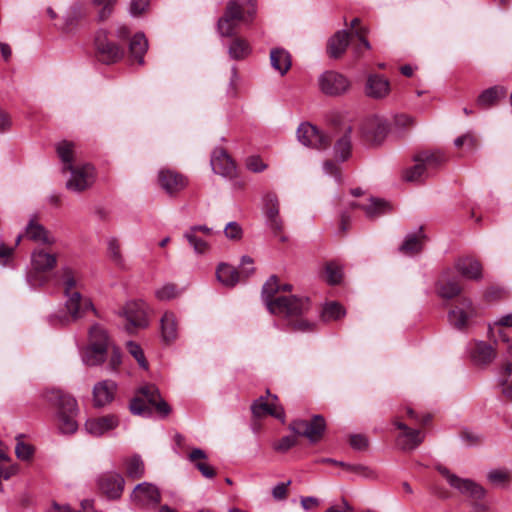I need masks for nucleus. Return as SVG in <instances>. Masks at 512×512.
Wrapping results in <instances>:
<instances>
[{
    "label": "nucleus",
    "mask_w": 512,
    "mask_h": 512,
    "mask_svg": "<svg viewBox=\"0 0 512 512\" xmlns=\"http://www.w3.org/2000/svg\"><path fill=\"white\" fill-rule=\"evenodd\" d=\"M152 313V308L145 300H130V333L132 330L146 329L150 324Z\"/></svg>",
    "instance_id": "f3484780"
},
{
    "label": "nucleus",
    "mask_w": 512,
    "mask_h": 512,
    "mask_svg": "<svg viewBox=\"0 0 512 512\" xmlns=\"http://www.w3.org/2000/svg\"><path fill=\"white\" fill-rule=\"evenodd\" d=\"M291 482L288 481L287 483H284V482H281V483H278L272 490V495L275 499L277 500H282V499H285L286 496H287V486L290 484Z\"/></svg>",
    "instance_id": "774afa93"
},
{
    "label": "nucleus",
    "mask_w": 512,
    "mask_h": 512,
    "mask_svg": "<svg viewBox=\"0 0 512 512\" xmlns=\"http://www.w3.org/2000/svg\"><path fill=\"white\" fill-rule=\"evenodd\" d=\"M476 316L477 308L469 298H461L448 314L450 324L460 330L464 329Z\"/></svg>",
    "instance_id": "2eb2a0df"
},
{
    "label": "nucleus",
    "mask_w": 512,
    "mask_h": 512,
    "mask_svg": "<svg viewBox=\"0 0 512 512\" xmlns=\"http://www.w3.org/2000/svg\"><path fill=\"white\" fill-rule=\"evenodd\" d=\"M349 79L336 71H325L318 78L320 91L328 96H339L350 88Z\"/></svg>",
    "instance_id": "f8f14e48"
},
{
    "label": "nucleus",
    "mask_w": 512,
    "mask_h": 512,
    "mask_svg": "<svg viewBox=\"0 0 512 512\" xmlns=\"http://www.w3.org/2000/svg\"><path fill=\"white\" fill-rule=\"evenodd\" d=\"M367 33V29L365 27H360L357 30H354L353 34H355L359 38V46L354 47V51L356 54L360 53L361 47H363L366 50H369L371 48L370 43L365 38V34Z\"/></svg>",
    "instance_id": "680f3d73"
},
{
    "label": "nucleus",
    "mask_w": 512,
    "mask_h": 512,
    "mask_svg": "<svg viewBox=\"0 0 512 512\" xmlns=\"http://www.w3.org/2000/svg\"><path fill=\"white\" fill-rule=\"evenodd\" d=\"M158 183L167 194L173 196L186 187L187 180L177 171L161 169L158 172Z\"/></svg>",
    "instance_id": "6ab92c4d"
},
{
    "label": "nucleus",
    "mask_w": 512,
    "mask_h": 512,
    "mask_svg": "<svg viewBox=\"0 0 512 512\" xmlns=\"http://www.w3.org/2000/svg\"><path fill=\"white\" fill-rule=\"evenodd\" d=\"M349 33L346 30L336 32L328 41L327 53L330 58L338 59L349 45Z\"/></svg>",
    "instance_id": "7c9ffc66"
},
{
    "label": "nucleus",
    "mask_w": 512,
    "mask_h": 512,
    "mask_svg": "<svg viewBox=\"0 0 512 512\" xmlns=\"http://www.w3.org/2000/svg\"><path fill=\"white\" fill-rule=\"evenodd\" d=\"M62 172H70V178L66 181L67 190L82 193L90 189L96 181L95 167L90 163L63 166Z\"/></svg>",
    "instance_id": "0eeeda50"
},
{
    "label": "nucleus",
    "mask_w": 512,
    "mask_h": 512,
    "mask_svg": "<svg viewBox=\"0 0 512 512\" xmlns=\"http://www.w3.org/2000/svg\"><path fill=\"white\" fill-rule=\"evenodd\" d=\"M124 485V478L117 473H106L98 479L99 490L110 499L119 498Z\"/></svg>",
    "instance_id": "aec40b11"
},
{
    "label": "nucleus",
    "mask_w": 512,
    "mask_h": 512,
    "mask_svg": "<svg viewBox=\"0 0 512 512\" xmlns=\"http://www.w3.org/2000/svg\"><path fill=\"white\" fill-rule=\"evenodd\" d=\"M73 143L69 141L60 142L57 147V154L61 161L63 162V166L67 165H75L74 162V151H73Z\"/></svg>",
    "instance_id": "49530a36"
},
{
    "label": "nucleus",
    "mask_w": 512,
    "mask_h": 512,
    "mask_svg": "<svg viewBox=\"0 0 512 512\" xmlns=\"http://www.w3.org/2000/svg\"><path fill=\"white\" fill-rule=\"evenodd\" d=\"M90 344H98L106 350H109L110 342L106 331L98 325L92 326L89 330Z\"/></svg>",
    "instance_id": "c03bdc74"
},
{
    "label": "nucleus",
    "mask_w": 512,
    "mask_h": 512,
    "mask_svg": "<svg viewBox=\"0 0 512 512\" xmlns=\"http://www.w3.org/2000/svg\"><path fill=\"white\" fill-rule=\"evenodd\" d=\"M225 236L231 240H238L242 237V228L237 222H229L224 229Z\"/></svg>",
    "instance_id": "052dcab7"
},
{
    "label": "nucleus",
    "mask_w": 512,
    "mask_h": 512,
    "mask_svg": "<svg viewBox=\"0 0 512 512\" xmlns=\"http://www.w3.org/2000/svg\"><path fill=\"white\" fill-rule=\"evenodd\" d=\"M362 135L365 140L373 145L382 143L388 134L389 126L386 120L379 117L367 119L362 125Z\"/></svg>",
    "instance_id": "a211bd4d"
},
{
    "label": "nucleus",
    "mask_w": 512,
    "mask_h": 512,
    "mask_svg": "<svg viewBox=\"0 0 512 512\" xmlns=\"http://www.w3.org/2000/svg\"><path fill=\"white\" fill-rule=\"evenodd\" d=\"M438 294L445 299H452L460 294L462 288L455 279H440L438 282Z\"/></svg>",
    "instance_id": "37998d69"
},
{
    "label": "nucleus",
    "mask_w": 512,
    "mask_h": 512,
    "mask_svg": "<svg viewBox=\"0 0 512 512\" xmlns=\"http://www.w3.org/2000/svg\"><path fill=\"white\" fill-rule=\"evenodd\" d=\"M119 249L120 248H119V244H118L117 240H115V239L109 240V242H108V253H109L110 259L117 266L123 267L124 266V261H123V258L120 255Z\"/></svg>",
    "instance_id": "4d7b16f0"
},
{
    "label": "nucleus",
    "mask_w": 512,
    "mask_h": 512,
    "mask_svg": "<svg viewBox=\"0 0 512 512\" xmlns=\"http://www.w3.org/2000/svg\"><path fill=\"white\" fill-rule=\"evenodd\" d=\"M85 17V11L80 5H73L64 16V22L61 29L65 33L75 32L81 25Z\"/></svg>",
    "instance_id": "f704fd0d"
},
{
    "label": "nucleus",
    "mask_w": 512,
    "mask_h": 512,
    "mask_svg": "<svg viewBox=\"0 0 512 512\" xmlns=\"http://www.w3.org/2000/svg\"><path fill=\"white\" fill-rule=\"evenodd\" d=\"M326 276L327 281L330 284H338L342 279V269L336 263H328L326 265Z\"/></svg>",
    "instance_id": "3c124183"
},
{
    "label": "nucleus",
    "mask_w": 512,
    "mask_h": 512,
    "mask_svg": "<svg viewBox=\"0 0 512 512\" xmlns=\"http://www.w3.org/2000/svg\"><path fill=\"white\" fill-rule=\"evenodd\" d=\"M130 498L140 507L153 508L160 502L161 494L157 486L152 483L143 482L133 489Z\"/></svg>",
    "instance_id": "dca6fc26"
},
{
    "label": "nucleus",
    "mask_w": 512,
    "mask_h": 512,
    "mask_svg": "<svg viewBox=\"0 0 512 512\" xmlns=\"http://www.w3.org/2000/svg\"><path fill=\"white\" fill-rule=\"evenodd\" d=\"M297 444V437L288 435L282 437L279 441L273 444V448L278 452H286Z\"/></svg>",
    "instance_id": "6e6d98bb"
},
{
    "label": "nucleus",
    "mask_w": 512,
    "mask_h": 512,
    "mask_svg": "<svg viewBox=\"0 0 512 512\" xmlns=\"http://www.w3.org/2000/svg\"><path fill=\"white\" fill-rule=\"evenodd\" d=\"M149 0H132L130 3V14L141 15L148 7Z\"/></svg>",
    "instance_id": "338daca9"
},
{
    "label": "nucleus",
    "mask_w": 512,
    "mask_h": 512,
    "mask_svg": "<svg viewBox=\"0 0 512 512\" xmlns=\"http://www.w3.org/2000/svg\"><path fill=\"white\" fill-rule=\"evenodd\" d=\"M470 355L474 363L486 365L495 358L496 352L492 345L483 341H476L470 347Z\"/></svg>",
    "instance_id": "c756f323"
},
{
    "label": "nucleus",
    "mask_w": 512,
    "mask_h": 512,
    "mask_svg": "<svg viewBox=\"0 0 512 512\" xmlns=\"http://www.w3.org/2000/svg\"><path fill=\"white\" fill-rule=\"evenodd\" d=\"M130 355L135 358L138 365L142 369H144V370L148 369V362L145 358L143 350L141 349V347L138 344H136L132 341H130Z\"/></svg>",
    "instance_id": "864d4df0"
},
{
    "label": "nucleus",
    "mask_w": 512,
    "mask_h": 512,
    "mask_svg": "<svg viewBox=\"0 0 512 512\" xmlns=\"http://www.w3.org/2000/svg\"><path fill=\"white\" fill-rule=\"evenodd\" d=\"M273 401L271 403L267 402L266 399L261 396L257 399L251 409L252 413L255 417H263L264 415H271L280 421H285V413L283 407L276 404L278 400L276 395H271Z\"/></svg>",
    "instance_id": "5701e85b"
},
{
    "label": "nucleus",
    "mask_w": 512,
    "mask_h": 512,
    "mask_svg": "<svg viewBox=\"0 0 512 512\" xmlns=\"http://www.w3.org/2000/svg\"><path fill=\"white\" fill-rule=\"evenodd\" d=\"M488 479L491 483L504 486L510 479V472L507 469H495L488 473Z\"/></svg>",
    "instance_id": "09e8293b"
},
{
    "label": "nucleus",
    "mask_w": 512,
    "mask_h": 512,
    "mask_svg": "<svg viewBox=\"0 0 512 512\" xmlns=\"http://www.w3.org/2000/svg\"><path fill=\"white\" fill-rule=\"evenodd\" d=\"M176 317L171 312H165L161 318V335L166 343H171L178 336Z\"/></svg>",
    "instance_id": "58836bf2"
},
{
    "label": "nucleus",
    "mask_w": 512,
    "mask_h": 512,
    "mask_svg": "<svg viewBox=\"0 0 512 512\" xmlns=\"http://www.w3.org/2000/svg\"><path fill=\"white\" fill-rule=\"evenodd\" d=\"M145 473V465L139 455L130 457V478H141Z\"/></svg>",
    "instance_id": "8fccbe9b"
},
{
    "label": "nucleus",
    "mask_w": 512,
    "mask_h": 512,
    "mask_svg": "<svg viewBox=\"0 0 512 512\" xmlns=\"http://www.w3.org/2000/svg\"><path fill=\"white\" fill-rule=\"evenodd\" d=\"M350 445L356 450H364L368 447V439L362 434H354L350 436Z\"/></svg>",
    "instance_id": "0e129e2a"
},
{
    "label": "nucleus",
    "mask_w": 512,
    "mask_h": 512,
    "mask_svg": "<svg viewBox=\"0 0 512 512\" xmlns=\"http://www.w3.org/2000/svg\"><path fill=\"white\" fill-rule=\"evenodd\" d=\"M456 269L467 279L478 281L482 278V265L473 257L460 258L456 263Z\"/></svg>",
    "instance_id": "cd10ccee"
},
{
    "label": "nucleus",
    "mask_w": 512,
    "mask_h": 512,
    "mask_svg": "<svg viewBox=\"0 0 512 512\" xmlns=\"http://www.w3.org/2000/svg\"><path fill=\"white\" fill-rule=\"evenodd\" d=\"M188 459L193 463L194 467L205 478H213L216 475L215 469L207 463V455L200 448H194L188 455Z\"/></svg>",
    "instance_id": "2f4dec72"
},
{
    "label": "nucleus",
    "mask_w": 512,
    "mask_h": 512,
    "mask_svg": "<svg viewBox=\"0 0 512 512\" xmlns=\"http://www.w3.org/2000/svg\"><path fill=\"white\" fill-rule=\"evenodd\" d=\"M148 50V40L143 33H136L130 38V64L134 59L139 65H144V55Z\"/></svg>",
    "instance_id": "72a5a7b5"
},
{
    "label": "nucleus",
    "mask_w": 512,
    "mask_h": 512,
    "mask_svg": "<svg viewBox=\"0 0 512 512\" xmlns=\"http://www.w3.org/2000/svg\"><path fill=\"white\" fill-rule=\"evenodd\" d=\"M351 128H345L343 134L339 136L336 140V143L333 148L334 158L338 162L346 161L350 155L352 150V142H351Z\"/></svg>",
    "instance_id": "473e14b6"
},
{
    "label": "nucleus",
    "mask_w": 512,
    "mask_h": 512,
    "mask_svg": "<svg viewBox=\"0 0 512 512\" xmlns=\"http://www.w3.org/2000/svg\"><path fill=\"white\" fill-rule=\"evenodd\" d=\"M246 167L254 173H259L264 171L267 168V165L259 156H249L246 159Z\"/></svg>",
    "instance_id": "bf43d9fd"
},
{
    "label": "nucleus",
    "mask_w": 512,
    "mask_h": 512,
    "mask_svg": "<svg viewBox=\"0 0 512 512\" xmlns=\"http://www.w3.org/2000/svg\"><path fill=\"white\" fill-rule=\"evenodd\" d=\"M437 470L443 475L449 485L460 493L467 495L473 499H481L484 497L485 490L482 486L475 483L470 479L460 478L457 475L451 473L446 467L438 466Z\"/></svg>",
    "instance_id": "ddd939ff"
},
{
    "label": "nucleus",
    "mask_w": 512,
    "mask_h": 512,
    "mask_svg": "<svg viewBox=\"0 0 512 512\" xmlns=\"http://www.w3.org/2000/svg\"><path fill=\"white\" fill-rule=\"evenodd\" d=\"M297 138L301 144L313 149H326L330 145L328 135L310 123H302L297 129Z\"/></svg>",
    "instance_id": "4468645a"
},
{
    "label": "nucleus",
    "mask_w": 512,
    "mask_h": 512,
    "mask_svg": "<svg viewBox=\"0 0 512 512\" xmlns=\"http://www.w3.org/2000/svg\"><path fill=\"white\" fill-rule=\"evenodd\" d=\"M326 428V423L321 415H314L311 421L297 419L290 423L289 429L298 436H304L311 443L319 441Z\"/></svg>",
    "instance_id": "9b49d317"
},
{
    "label": "nucleus",
    "mask_w": 512,
    "mask_h": 512,
    "mask_svg": "<svg viewBox=\"0 0 512 512\" xmlns=\"http://www.w3.org/2000/svg\"><path fill=\"white\" fill-rule=\"evenodd\" d=\"M426 235L422 227L419 228L417 233H408L403 243L399 247V252L408 256H413L422 251Z\"/></svg>",
    "instance_id": "c85d7f7f"
},
{
    "label": "nucleus",
    "mask_w": 512,
    "mask_h": 512,
    "mask_svg": "<svg viewBox=\"0 0 512 512\" xmlns=\"http://www.w3.org/2000/svg\"><path fill=\"white\" fill-rule=\"evenodd\" d=\"M253 260L249 256H243L241 260V271H237L233 266L222 263L216 270L217 279L225 286L233 287L239 281L241 276L249 277L254 272Z\"/></svg>",
    "instance_id": "9d476101"
},
{
    "label": "nucleus",
    "mask_w": 512,
    "mask_h": 512,
    "mask_svg": "<svg viewBox=\"0 0 512 512\" xmlns=\"http://www.w3.org/2000/svg\"><path fill=\"white\" fill-rule=\"evenodd\" d=\"M15 453L19 459L29 460L34 453V448L27 443L18 441L15 447Z\"/></svg>",
    "instance_id": "13d9d810"
},
{
    "label": "nucleus",
    "mask_w": 512,
    "mask_h": 512,
    "mask_svg": "<svg viewBox=\"0 0 512 512\" xmlns=\"http://www.w3.org/2000/svg\"><path fill=\"white\" fill-rule=\"evenodd\" d=\"M44 399L56 409V423L62 434H73L78 429L76 417L79 413L76 399L59 388H47Z\"/></svg>",
    "instance_id": "7ed1b4c3"
},
{
    "label": "nucleus",
    "mask_w": 512,
    "mask_h": 512,
    "mask_svg": "<svg viewBox=\"0 0 512 512\" xmlns=\"http://www.w3.org/2000/svg\"><path fill=\"white\" fill-rule=\"evenodd\" d=\"M290 284L280 285L276 276H271L262 287V299L271 314L288 319L306 314L310 309L309 299L294 295H277L281 291H290Z\"/></svg>",
    "instance_id": "f257e3e1"
},
{
    "label": "nucleus",
    "mask_w": 512,
    "mask_h": 512,
    "mask_svg": "<svg viewBox=\"0 0 512 512\" xmlns=\"http://www.w3.org/2000/svg\"><path fill=\"white\" fill-rule=\"evenodd\" d=\"M57 264V255L44 249H36L31 256V270L27 275L28 282L32 286H41L47 282L46 273Z\"/></svg>",
    "instance_id": "6e6552de"
},
{
    "label": "nucleus",
    "mask_w": 512,
    "mask_h": 512,
    "mask_svg": "<svg viewBox=\"0 0 512 512\" xmlns=\"http://www.w3.org/2000/svg\"><path fill=\"white\" fill-rule=\"evenodd\" d=\"M264 210L267 217V224L270 229L278 234L283 229V222L279 217V201L275 194L268 193L264 197Z\"/></svg>",
    "instance_id": "4be33fe9"
},
{
    "label": "nucleus",
    "mask_w": 512,
    "mask_h": 512,
    "mask_svg": "<svg viewBox=\"0 0 512 512\" xmlns=\"http://www.w3.org/2000/svg\"><path fill=\"white\" fill-rule=\"evenodd\" d=\"M119 420L115 415H105L98 418H91L86 421L85 428L91 435L100 436L105 432L116 428Z\"/></svg>",
    "instance_id": "a878e982"
},
{
    "label": "nucleus",
    "mask_w": 512,
    "mask_h": 512,
    "mask_svg": "<svg viewBox=\"0 0 512 512\" xmlns=\"http://www.w3.org/2000/svg\"><path fill=\"white\" fill-rule=\"evenodd\" d=\"M506 88L503 86H493L484 90L477 98V105L482 109H488L495 105L500 98L505 97Z\"/></svg>",
    "instance_id": "e433bc0d"
},
{
    "label": "nucleus",
    "mask_w": 512,
    "mask_h": 512,
    "mask_svg": "<svg viewBox=\"0 0 512 512\" xmlns=\"http://www.w3.org/2000/svg\"><path fill=\"white\" fill-rule=\"evenodd\" d=\"M116 391V385L110 380L98 382L93 388V402L95 407H103L109 404Z\"/></svg>",
    "instance_id": "bb28decb"
},
{
    "label": "nucleus",
    "mask_w": 512,
    "mask_h": 512,
    "mask_svg": "<svg viewBox=\"0 0 512 512\" xmlns=\"http://www.w3.org/2000/svg\"><path fill=\"white\" fill-rule=\"evenodd\" d=\"M62 282L65 301V313L54 316V321L62 326L69 325L81 319L89 310L95 312L94 306L89 298L82 296L80 292L81 279L73 270L66 268L62 272Z\"/></svg>",
    "instance_id": "f03ea898"
},
{
    "label": "nucleus",
    "mask_w": 512,
    "mask_h": 512,
    "mask_svg": "<svg viewBox=\"0 0 512 512\" xmlns=\"http://www.w3.org/2000/svg\"><path fill=\"white\" fill-rule=\"evenodd\" d=\"M423 441V435L420 430L409 429L399 437V445L402 450L409 451L415 449Z\"/></svg>",
    "instance_id": "79ce46f5"
},
{
    "label": "nucleus",
    "mask_w": 512,
    "mask_h": 512,
    "mask_svg": "<svg viewBox=\"0 0 512 512\" xmlns=\"http://www.w3.org/2000/svg\"><path fill=\"white\" fill-rule=\"evenodd\" d=\"M117 0H93V3L99 7L101 10L99 12V19L101 21L106 20L112 13L113 6L116 4Z\"/></svg>",
    "instance_id": "603ef678"
},
{
    "label": "nucleus",
    "mask_w": 512,
    "mask_h": 512,
    "mask_svg": "<svg viewBox=\"0 0 512 512\" xmlns=\"http://www.w3.org/2000/svg\"><path fill=\"white\" fill-rule=\"evenodd\" d=\"M108 350L98 344H89L82 355L83 362L89 366H96L104 362Z\"/></svg>",
    "instance_id": "ea45409f"
},
{
    "label": "nucleus",
    "mask_w": 512,
    "mask_h": 512,
    "mask_svg": "<svg viewBox=\"0 0 512 512\" xmlns=\"http://www.w3.org/2000/svg\"><path fill=\"white\" fill-rule=\"evenodd\" d=\"M94 44L96 58L103 64H114L124 55L123 49L108 39L106 30L101 29L97 31Z\"/></svg>",
    "instance_id": "1a4fd4ad"
},
{
    "label": "nucleus",
    "mask_w": 512,
    "mask_h": 512,
    "mask_svg": "<svg viewBox=\"0 0 512 512\" xmlns=\"http://www.w3.org/2000/svg\"><path fill=\"white\" fill-rule=\"evenodd\" d=\"M270 62L271 66L283 76L291 67V56L286 50L275 48L270 52Z\"/></svg>",
    "instance_id": "4c0bfd02"
},
{
    "label": "nucleus",
    "mask_w": 512,
    "mask_h": 512,
    "mask_svg": "<svg viewBox=\"0 0 512 512\" xmlns=\"http://www.w3.org/2000/svg\"><path fill=\"white\" fill-rule=\"evenodd\" d=\"M390 92V83L388 79L378 74H371L368 76L365 93L368 97L374 99H382Z\"/></svg>",
    "instance_id": "393cba45"
},
{
    "label": "nucleus",
    "mask_w": 512,
    "mask_h": 512,
    "mask_svg": "<svg viewBox=\"0 0 512 512\" xmlns=\"http://www.w3.org/2000/svg\"><path fill=\"white\" fill-rule=\"evenodd\" d=\"M344 314H345V311H344L343 307L336 302L328 303L322 311V317L326 321L337 320L340 317H342Z\"/></svg>",
    "instance_id": "de8ad7c7"
},
{
    "label": "nucleus",
    "mask_w": 512,
    "mask_h": 512,
    "mask_svg": "<svg viewBox=\"0 0 512 512\" xmlns=\"http://www.w3.org/2000/svg\"><path fill=\"white\" fill-rule=\"evenodd\" d=\"M415 165L403 171V179L407 182H420L430 177L442 166L446 157L440 152H420L414 157Z\"/></svg>",
    "instance_id": "423d86ee"
},
{
    "label": "nucleus",
    "mask_w": 512,
    "mask_h": 512,
    "mask_svg": "<svg viewBox=\"0 0 512 512\" xmlns=\"http://www.w3.org/2000/svg\"><path fill=\"white\" fill-rule=\"evenodd\" d=\"M14 251L15 247L0 243V264L7 265L13 259Z\"/></svg>",
    "instance_id": "e2e57ef3"
},
{
    "label": "nucleus",
    "mask_w": 512,
    "mask_h": 512,
    "mask_svg": "<svg viewBox=\"0 0 512 512\" xmlns=\"http://www.w3.org/2000/svg\"><path fill=\"white\" fill-rule=\"evenodd\" d=\"M155 410L161 417H167L171 412L169 404L161 397L158 388L154 384H144L139 387L134 397L130 400V412L150 417Z\"/></svg>",
    "instance_id": "20e7f679"
},
{
    "label": "nucleus",
    "mask_w": 512,
    "mask_h": 512,
    "mask_svg": "<svg viewBox=\"0 0 512 512\" xmlns=\"http://www.w3.org/2000/svg\"><path fill=\"white\" fill-rule=\"evenodd\" d=\"M255 0H229L223 16L218 20V32L223 37H231L242 22H247L255 13Z\"/></svg>",
    "instance_id": "39448f33"
},
{
    "label": "nucleus",
    "mask_w": 512,
    "mask_h": 512,
    "mask_svg": "<svg viewBox=\"0 0 512 512\" xmlns=\"http://www.w3.org/2000/svg\"><path fill=\"white\" fill-rule=\"evenodd\" d=\"M495 327H512V313L501 316L493 325H489V334L494 337Z\"/></svg>",
    "instance_id": "69168bd1"
},
{
    "label": "nucleus",
    "mask_w": 512,
    "mask_h": 512,
    "mask_svg": "<svg viewBox=\"0 0 512 512\" xmlns=\"http://www.w3.org/2000/svg\"><path fill=\"white\" fill-rule=\"evenodd\" d=\"M353 208H361L368 218H376L382 214L387 213L390 210L389 204L378 198H370L367 203H352Z\"/></svg>",
    "instance_id": "c9c22d12"
},
{
    "label": "nucleus",
    "mask_w": 512,
    "mask_h": 512,
    "mask_svg": "<svg viewBox=\"0 0 512 512\" xmlns=\"http://www.w3.org/2000/svg\"><path fill=\"white\" fill-rule=\"evenodd\" d=\"M177 295V287L174 284H166L156 291V297L162 301L171 300Z\"/></svg>",
    "instance_id": "5fc2aeb1"
},
{
    "label": "nucleus",
    "mask_w": 512,
    "mask_h": 512,
    "mask_svg": "<svg viewBox=\"0 0 512 512\" xmlns=\"http://www.w3.org/2000/svg\"><path fill=\"white\" fill-rule=\"evenodd\" d=\"M184 238L188 241L196 254H205L210 248L208 242L205 239L199 235L193 234L192 232L185 231Z\"/></svg>",
    "instance_id": "a18cd8bd"
},
{
    "label": "nucleus",
    "mask_w": 512,
    "mask_h": 512,
    "mask_svg": "<svg viewBox=\"0 0 512 512\" xmlns=\"http://www.w3.org/2000/svg\"><path fill=\"white\" fill-rule=\"evenodd\" d=\"M25 236L29 240L43 245H53L56 242L51 232L40 224L35 216L29 220L25 229Z\"/></svg>",
    "instance_id": "b1692460"
},
{
    "label": "nucleus",
    "mask_w": 512,
    "mask_h": 512,
    "mask_svg": "<svg viewBox=\"0 0 512 512\" xmlns=\"http://www.w3.org/2000/svg\"><path fill=\"white\" fill-rule=\"evenodd\" d=\"M211 166L216 174L232 178L236 174V166L231 157L222 148H216L211 156Z\"/></svg>",
    "instance_id": "412c9836"
},
{
    "label": "nucleus",
    "mask_w": 512,
    "mask_h": 512,
    "mask_svg": "<svg viewBox=\"0 0 512 512\" xmlns=\"http://www.w3.org/2000/svg\"><path fill=\"white\" fill-rule=\"evenodd\" d=\"M250 53L251 47L243 38H234L228 47V54L233 60L245 59Z\"/></svg>",
    "instance_id": "a19ab883"
}]
</instances>
